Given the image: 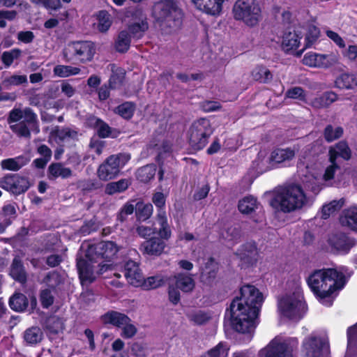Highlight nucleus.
Listing matches in <instances>:
<instances>
[{
	"mask_svg": "<svg viewBox=\"0 0 357 357\" xmlns=\"http://www.w3.org/2000/svg\"><path fill=\"white\" fill-rule=\"evenodd\" d=\"M303 351L307 357H321L328 351V341L325 337L311 335L303 341Z\"/></svg>",
	"mask_w": 357,
	"mask_h": 357,
	"instance_id": "obj_14",
	"label": "nucleus"
},
{
	"mask_svg": "<svg viewBox=\"0 0 357 357\" xmlns=\"http://www.w3.org/2000/svg\"><path fill=\"white\" fill-rule=\"evenodd\" d=\"M240 294L241 296L234 298L235 300L260 311L264 302V296L255 286L249 284L243 286L241 288Z\"/></svg>",
	"mask_w": 357,
	"mask_h": 357,
	"instance_id": "obj_16",
	"label": "nucleus"
},
{
	"mask_svg": "<svg viewBox=\"0 0 357 357\" xmlns=\"http://www.w3.org/2000/svg\"><path fill=\"white\" fill-rule=\"evenodd\" d=\"M328 162L324 171L319 165L310 158H300L297 165L298 175L303 186L314 194L326 186H341L349 184L350 174L342 171L337 164L338 159L348 160L351 158V150L344 142H340L331 146L328 151Z\"/></svg>",
	"mask_w": 357,
	"mask_h": 357,
	"instance_id": "obj_1",
	"label": "nucleus"
},
{
	"mask_svg": "<svg viewBox=\"0 0 357 357\" xmlns=\"http://www.w3.org/2000/svg\"><path fill=\"white\" fill-rule=\"evenodd\" d=\"M135 111V105L131 102H126L115 109V112L125 119H130Z\"/></svg>",
	"mask_w": 357,
	"mask_h": 357,
	"instance_id": "obj_52",
	"label": "nucleus"
},
{
	"mask_svg": "<svg viewBox=\"0 0 357 357\" xmlns=\"http://www.w3.org/2000/svg\"><path fill=\"white\" fill-rule=\"evenodd\" d=\"M29 185V181L26 178L17 174L8 175L0 181L1 188L16 195L24 192Z\"/></svg>",
	"mask_w": 357,
	"mask_h": 357,
	"instance_id": "obj_17",
	"label": "nucleus"
},
{
	"mask_svg": "<svg viewBox=\"0 0 357 357\" xmlns=\"http://www.w3.org/2000/svg\"><path fill=\"white\" fill-rule=\"evenodd\" d=\"M188 317L191 321H193L195 324L198 325L204 324L209 319L208 315L202 311L190 312L188 314Z\"/></svg>",
	"mask_w": 357,
	"mask_h": 357,
	"instance_id": "obj_58",
	"label": "nucleus"
},
{
	"mask_svg": "<svg viewBox=\"0 0 357 357\" xmlns=\"http://www.w3.org/2000/svg\"><path fill=\"white\" fill-rule=\"evenodd\" d=\"M229 347L226 343L220 342L211 349L204 357H227Z\"/></svg>",
	"mask_w": 357,
	"mask_h": 357,
	"instance_id": "obj_54",
	"label": "nucleus"
},
{
	"mask_svg": "<svg viewBox=\"0 0 357 357\" xmlns=\"http://www.w3.org/2000/svg\"><path fill=\"white\" fill-rule=\"evenodd\" d=\"M176 287L184 292H189L195 287V282L192 277L185 273H179L176 277Z\"/></svg>",
	"mask_w": 357,
	"mask_h": 357,
	"instance_id": "obj_37",
	"label": "nucleus"
},
{
	"mask_svg": "<svg viewBox=\"0 0 357 357\" xmlns=\"http://www.w3.org/2000/svg\"><path fill=\"white\" fill-rule=\"evenodd\" d=\"M109 66L112 73L109 79V86L112 89H117L123 83L125 70L114 64H111Z\"/></svg>",
	"mask_w": 357,
	"mask_h": 357,
	"instance_id": "obj_38",
	"label": "nucleus"
},
{
	"mask_svg": "<svg viewBox=\"0 0 357 357\" xmlns=\"http://www.w3.org/2000/svg\"><path fill=\"white\" fill-rule=\"evenodd\" d=\"M77 137V132L73 131L68 128L59 129L54 127L50 132L49 141L52 143L61 144L70 139H74Z\"/></svg>",
	"mask_w": 357,
	"mask_h": 357,
	"instance_id": "obj_27",
	"label": "nucleus"
},
{
	"mask_svg": "<svg viewBox=\"0 0 357 357\" xmlns=\"http://www.w3.org/2000/svg\"><path fill=\"white\" fill-rule=\"evenodd\" d=\"M298 341L296 338L277 336L259 351L261 357H294Z\"/></svg>",
	"mask_w": 357,
	"mask_h": 357,
	"instance_id": "obj_9",
	"label": "nucleus"
},
{
	"mask_svg": "<svg viewBox=\"0 0 357 357\" xmlns=\"http://www.w3.org/2000/svg\"><path fill=\"white\" fill-rule=\"evenodd\" d=\"M165 282V278L160 275H155L149 277L146 280H143V284L146 288L148 289H155L162 286Z\"/></svg>",
	"mask_w": 357,
	"mask_h": 357,
	"instance_id": "obj_56",
	"label": "nucleus"
},
{
	"mask_svg": "<svg viewBox=\"0 0 357 357\" xmlns=\"http://www.w3.org/2000/svg\"><path fill=\"white\" fill-rule=\"evenodd\" d=\"M130 184V181L126 178L120 179L116 182H110L106 185L105 192L109 195L121 193L128 189Z\"/></svg>",
	"mask_w": 357,
	"mask_h": 357,
	"instance_id": "obj_36",
	"label": "nucleus"
},
{
	"mask_svg": "<svg viewBox=\"0 0 357 357\" xmlns=\"http://www.w3.org/2000/svg\"><path fill=\"white\" fill-rule=\"evenodd\" d=\"M344 199H340L338 200H333L328 204H326L321 208V218L324 219L328 218L331 215L339 211L344 205Z\"/></svg>",
	"mask_w": 357,
	"mask_h": 357,
	"instance_id": "obj_39",
	"label": "nucleus"
},
{
	"mask_svg": "<svg viewBox=\"0 0 357 357\" xmlns=\"http://www.w3.org/2000/svg\"><path fill=\"white\" fill-rule=\"evenodd\" d=\"M156 222L159 225L158 228H156V231L160 236V239L164 241H167L172 236V230L169 225L167 222V218L165 210L160 209L157 214Z\"/></svg>",
	"mask_w": 357,
	"mask_h": 357,
	"instance_id": "obj_25",
	"label": "nucleus"
},
{
	"mask_svg": "<svg viewBox=\"0 0 357 357\" xmlns=\"http://www.w3.org/2000/svg\"><path fill=\"white\" fill-rule=\"evenodd\" d=\"M342 54L349 61H356L357 59V45H349L342 52Z\"/></svg>",
	"mask_w": 357,
	"mask_h": 357,
	"instance_id": "obj_63",
	"label": "nucleus"
},
{
	"mask_svg": "<svg viewBox=\"0 0 357 357\" xmlns=\"http://www.w3.org/2000/svg\"><path fill=\"white\" fill-rule=\"evenodd\" d=\"M88 123L96 128L98 135L101 137H107L110 135V128L100 119L91 116L88 119Z\"/></svg>",
	"mask_w": 357,
	"mask_h": 357,
	"instance_id": "obj_41",
	"label": "nucleus"
},
{
	"mask_svg": "<svg viewBox=\"0 0 357 357\" xmlns=\"http://www.w3.org/2000/svg\"><path fill=\"white\" fill-rule=\"evenodd\" d=\"M156 172L155 165H148L139 169L137 172V178L139 181L146 183L153 178Z\"/></svg>",
	"mask_w": 357,
	"mask_h": 357,
	"instance_id": "obj_46",
	"label": "nucleus"
},
{
	"mask_svg": "<svg viewBox=\"0 0 357 357\" xmlns=\"http://www.w3.org/2000/svg\"><path fill=\"white\" fill-rule=\"evenodd\" d=\"M130 45V36L127 31H122L118 36L116 40L115 47L118 52H126Z\"/></svg>",
	"mask_w": 357,
	"mask_h": 357,
	"instance_id": "obj_51",
	"label": "nucleus"
},
{
	"mask_svg": "<svg viewBox=\"0 0 357 357\" xmlns=\"http://www.w3.org/2000/svg\"><path fill=\"white\" fill-rule=\"evenodd\" d=\"M153 206L151 204L137 203L136 214L140 220H146L151 217L153 213Z\"/></svg>",
	"mask_w": 357,
	"mask_h": 357,
	"instance_id": "obj_53",
	"label": "nucleus"
},
{
	"mask_svg": "<svg viewBox=\"0 0 357 357\" xmlns=\"http://www.w3.org/2000/svg\"><path fill=\"white\" fill-rule=\"evenodd\" d=\"M259 313V310L234 299L230 305L231 326L239 333H250L258 324Z\"/></svg>",
	"mask_w": 357,
	"mask_h": 357,
	"instance_id": "obj_4",
	"label": "nucleus"
},
{
	"mask_svg": "<svg viewBox=\"0 0 357 357\" xmlns=\"http://www.w3.org/2000/svg\"><path fill=\"white\" fill-rule=\"evenodd\" d=\"M124 275L127 281L132 285L142 284L143 275L137 263L129 260L124 265Z\"/></svg>",
	"mask_w": 357,
	"mask_h": 357,
	"instance_id": "obj_23",
	"label": "nucleus"
},
{
	"mask_svg": "<svg viewBox=\"0 0 357 357\" xmlns=\"http://www.w3.org/2000/svg\"><path fill=\"white\" fill-rule=\"evenodd\" d=\"M82 254L85 259L81 257L77 259V266L79 279L82 284L91 283L95 279L94 266L92 263H98L99 274H102L111 268V264H102L100 260L105 259L110 261L116 256L119 248L112 241L91 242L84 241L80 248Z\"/></svg>",
	"mask_w": 357,
	"mask_h": 357,
	"instance_id": "obj_2",
	"label": "nucleus"
},
{
	"mask_svg": "<svg viewBox=\"0 0 357 357\" xmlns=\"http://www.w3.org/2000/svg\"><path fill=\"white\" fill-rule=\"evenodd\" d=\"M10 276L15 280L24 283L26 280V272L23 264L19 258L15 257L10 266Z\"/></svg>",
	"mask_w": 357,
	"mask_h": 357,
	"instance_id": "obj_33",
	"label": "nucleus"
},
{
	"mask_svg": "<svg viewBox=\"0 0 357 357\" xmlns=\"http://www.w3.org/2000/svg\"><path fill=\"white\" fill-rule=\"evenodd\" d=\"M153 17L171 28H178L182 22L183 13L172 0L160 1L153 7Z\"/></svg>",
	"mask_w": 357,
	"mask_h": 357,
	"instance_id": "obj_7",
	"label": "nucleus"
},
{
	"mask_svg": "<svg viewBox=\"0 0 357 357\" xmlns=\"http://www.w3.org/2000/svg\"><path fill=\"white\" fill-rule=\"evenodd\" d=\"M224 1L225 0H192L198 10L213 16H217L220 14Z\"/></svg>",
	"mask_w": 357,
	"mask_h": 357,
	"instance_id": "obj_21",
	"label": "nucleus"
},
{
	"mask_svg": "<svg viewBox=\"0 0 357 357\" xmlns=\"http://www.w3.org/2000/svg\"><path fill=\"white\" fill-rule=\"evenodd\" d=\"M29 162V158L25 155H20L13 158L3 160L1 167L3 169L17 171Z\"/></svg>",
	"mask_w": 357,
	"mask_h": 357,
	"instance_id": "obj_31",
	"label": "nucleus"
},
{
	"mask_svg": "<svg viewBox=\"0 0 357 357\" xmlns=\"http://www.w3.org/2000/svg\"><path fill=\"white\" fill-rule=\"evenodd\" d=\"M131 352L135 357H146L148 354V349L146 345L136 342L132 345Z\"/></svg>",
	"mask_w": 357,
	"mask_h": 357,
	"instance_id": "obj_62",
	"label": "nucleus"
},
{
	"mask_svg": "<svg viewBox=\"0 0 357 357\" xmlns=\"http://www.w3.org/2000/svg\"><path fill=\"white\" fill-rule=\"evenodd\" d=\"M236 255L241 261V266L244 267L253 266L257 263L259 257L257 246L253 242L243 244Z\"/></svg>",
	"mask_w": 357,
	"mask_h": 357,
	"instance_id": "obj_19",
	"label": "nucleus"
},
{
	"mask_svg": "<svg viewBox=\"0 0 357 357\" xmlns=\"http://www.w3.org/2000/svg\"><path fill=\"white\" fill-rule=\"evenodd\" d=\"M337 56L334 53L323 54L312 52L307 53L303 59L305 65L319 68H330L337 63Z\"/></svg>",
	"mask_w": 357,
	"mask_h": 357,
	"instance_id": "obj_15",
	"label": "nucleus"
},
{
	"mask_svg": "<svg viewBox=\"0 0 357 357\" xmlns=\"http://www.w3.org/2000/svg\"><path fill=\"white\" fill-rule=\"evenodd\" d=\"M307 283L319 301L326 306H331L333 294L342 289L346 279L343 273L335 268L317 270L310 275Z\"/></svg>",
	"mask_w": 357,
	"mask_h": 357,
	"instance_id": "obj_3",
	"label": "nucleus"
},
{
	"mask_svg": "<svg viewBox=\"0 0 357 357\" xmlns=\"http://www.w3.org/2000/svg\"><path fill=\"white\" fill-rule=\"evenodd\" d=\"M166 248L165 241L159 238L153 237L144 241L139 249L144 254L151 256H159Z\"/></svg>",
	"mask_w": 357,
	"mask_h": 357,
	"instance_id": "obj_24",
	"label": "nucleus"
},
{
	"mask_svg": "<svg viewBox=\"0 0 357 357\" xmlns=\"http://www.w3.org/2000/svg\"><path fill=\"white\" fill-rule=\"evenodd\" d=\"M278 307L281 317L290 320L301 319L305 311V304L300 289L280 298L278 300Z\"/></svg>",
	"mask_w": 357,
	"mask_h": 357,
	"instance_id": "obj_6",
	"label": "nucleus"
},
{
	"mask_svg": "<svg viewBox=\"0 0 357 357\" xmlns=\"http://www.w3.org/2000/svg\"><path fill=\"white\" fill-rule=\"evenodd\" d=\"M211 133V127L208 119H200L195 121L188 131L190 146L195 150L202 149L206 145Z\"/></svg>",
	"mask_w": 357,
	"mask_h": 357,
	"instance_id": "obj_12",
	"label": "nucleus"
},
{
	"mask_svg": "<svg viewBox=\"0 0 357 357\" xmlns=\"http://www.w3.org/2000/svg\"><path fill=\"white\" fill-rule=\"evenodd\" d=\"M135 15L139 17V22H134L130 24L128 27V30L132 35V37L139 38L148 29L149 26L146 21V17L143 14L142 11L137 10Z\"/></svg>",
	"mask_w": 357,
	"mask_h": 357,
	"instance_id": "obj_29",
	"label": "nucleus"
},
{
	"mask_svg": "<svg viewBox=\"0 0 357 357\" xmlns=\"http://www.w3.org/2000/svg\"><path fill=\"white\" fill-rule=\"evenodd\" d=\"M121 328L122 329L121 335L126 339L132 337L137 331L136 326L131 323V321L123 324Z\"/></svg>",
	"mask_w": 357,
	"mask_h": 357,
	"instance_id": "obj_61",
	"label": "nucleus"
},
{
	"mask_svg": "<svg viewBox=\"0 0 357 357\" xmlns=\"http://www.w3.org/2000/svg\"><path fill=\"white\" fill-rule=\"evenodd\" d=\"M234 17L249 26L257 25L261 17V10L256 0H237L233 7Z\"/></svg>",
	"mask_w": 357,
	"mask_h": 357,
	"instance_id": "obj_8",
	"label": "nucleus"
},
{
	"mask_svg": "<svg viewBox=\"0 0 357 357\" xmlns=\"http://www.w3.org/2000/svg\"><path fill=\"white\" fill-rule=\"evenodd\" d=\"M21 54V50L19 49H13L8 52H4L2 54V61L3 63L9 66L12 64L13 61L17 59Z\"/></svg>",
	"mask_w": 357,
	"mask_h": 357,
	"instance_id": "obj_59",
	"label": "nucleus"
},
{
	"mask_svg": "<svg viewBox=\"0 0 357 357\" xmlns=\"http://www.w3.org/2000/svg\"><path fill=\"white\" fill-rule=\"evenodd\" d=\"M337 97L335 93L328 91L323 93L319 97L314 98L313 100L310 102L309 104L315 108L326 107L337 100Z\"/></svg>",
	"mask_w": 357,
	"mask_h": 357,
	"instance_id": "obj_35",
	"label": "nucleus"
},
{
	"mask_svg": "<svg viewBox=\"0 0 357 357\" xmlns=\"http://www.w3.org/2000/svg\"><path fill=\"white\" fill-rule=\"evenodd\" d=\"M130 155L128 153H119L108 157L98 168V177L104 181L116 177L121 168L130 160Z\"/></svg>",
	"mask_w": 357,
	"mask_h": 357,
	"instance_id": "obj_10",
	"label": "nucleus"
},
{
	"mask_svg": "<svg viewBox=\"0 0 357 357\" xmlns=\"http://www.w3.org/2000/svg\"><path fill=\"white\" fill-rule=\"evenodd\" d=\"M48 171L50 178H56L59 177L68 178L72 176L71 169L60 162L50 165Z\"/></svg>",
	"mask_w": 357,
	"mask_h": 357,
	"instance_id": "obj_32",
	"label": "nucleus"
},
{
	"mask_svg": "<svg viewBox=\"0 0 357 357\" xmlns=\"http://www.w3.org/2000/svg\"><path fill=\"white\" fill-rule=\"evenodd\" d=\"M81 69L78 67L66 65H57L54 68V75L59 77H68L79 74Z\"/></svg>",
	"mask_w": 357,
	"mask_h": 357,
	"instance_id": "obj_40",
	"label": "nucleus"
},
{
	"mask_svg": "<svg viewBox=\"0 0 357 357\" xmlns=\"http://www.w3.org/2000/svg\"><path fill=\"white\" fill-rule=\"evenodd\" d=\"M348 348H351L357 341V324L347 330Z\"/></svg>",
	"mask_w": 357,
	"mask_h": 357,
	"instance_id": "obj_64",
	"label": "nucleus"
},
{
	"mask_svg": "<svg viewBox=\"0 0 357 357\" xmlns=\"http://www.w3.org/2000/svg\"><path fill=\"white\" fill-rule=\"evenodd\" d=\"M27 82V77L24 75H12L3 81V84L6 86H17Z\"/></svg>",
	"mask_w": 357,
	"mask_h": 357,
	"instance_id": "obj_60",
	"label": "nucleus"
},
{
	"mask_svg": "<svg viewBox=\"0 0 357 357\" xmlns=\"http://www.w3.org/2000/svg\"><path fill=\"white\" fill-rule=\"evenodd\" d=\"M302 33L298 30L288 29L282 36V47L285 52L296 50L301 45Z\"/></svg>",
	"mask_w": 357,
	"mask_h": 357,
	"instance_id": "obj_20",
	"label": "nucleus"
},
{
	"mask_svg": "<svg viewBox=\"0 0 357 357\" xmlns=\"http://www.w3.org/2000/svg\"><path fill=\"white\" fill-rule=\"evenodd\" d=\"M307 203L308 198L303 189L298 185H291L280 191L271 204L284 212H291L301 208Z\"/></svg>",
	"mask_w": 357,
	"mask_h": 357,
	"instance_id": "obj_5",
	"label": "nucleus"
},
{
	"mask_svg": "<svg viewBox=\"0 0 357 357\" xmlns=\"http://www.w3.org/2000/svg\"><path fill=\"white\" fill-rule=\"evenodd\" d=\"M319 30L317 26L313 25H310L308 26L306 36L305 38V47L298 54V55H301L305 49L310 47L312 45L315 43V42L319 37Z\"/></svg>",
	"mask_w": 357,
	"mask_h": 357,
	"instance_id": "obj_50",
	"label": "nucleus"
},
{
	"mask_svg": "<svg viewBox=\"0 0 357 357\" xmlns=\"http://www.w3.org/2000/svg\"><path fill=\"white\" fill-rule=\"evenodd\" d=\"M10 307L17 312L24 310L28 305V300L22 294L17 293L14 294L9 301Z\"/></svg>",
	"mask_w": 357,
	"mask_h": 357,
	"instance_id": "obj_45",
	"label": "nucleus"
},
{
	"mask_svg": "<svg viewBox=\"0 0 357 357\" xmlns=\"http://www.w3.org/2000/svg\"><path fill=\"white\" fill-rule=\"evenodd\" d=\"M340 224L357 231V206H352L342 211L340 218Z\"/></svg>",
	"mask_w": 357,
	"mask_h": 357,
	"instance_id": "obj_28",
	"label": "nucleus"
},
{
	"mask_svg": "<svg viewBox=\"0 0 357 357\" xmlns=\"http://www.w3.org/2000/svg\"><path fill=\"white\" fill-rule=\"evenodd\" d=\"M342 133V128L336 127L334 128L332 126H328L324 131V137L328 142H332L340 137Z\"/></svg>",
	"mask_w": 357,
	"mask_h": 357,
	"instance_id": "obj_57",
	"label": "nucleus"
},
{
	"mask_svg": "<svg viewBox=\"0 0 357 357\" xmlns=\"http://www.w3.org/2000/svg\"><path fill=\"white\" fill-rule=\"evenodd\" d=\"M43 332L38 327H31L24 333V340L29 344H36L41 341Z\"/></svg>",
	"mask_w": 357,
	"mask_h": 357,
	"instance_id": "obj_44",
	"label": "nucleus"
},
{
	"mask_svg": "<svg viewBox=\"0 0 357 357\" xmlns=\"http://www.w3.org/2000/svg\"><path fill=\"white\" fill-rule=\"evenodd\" d=\"M335 84L340 89H355L357 87V75L343 73L337 77Z\"/></svg>",
	"mask_w": 357,
	"mask_h": 357,
	"instance_id": "obj_34",
	"label": "nucleus"
},
{
	"mask_svg": "<svg viewBox=\"0 0 357 357\" xmlns=\"http://www.w3.org/2000/svg\"><path fill=\"white\" fill-rule=\"evenodd\" d=\"M253 79L262 83H266L272 79L271 71L265 66H259L252 71Z\"/></svg>",
	"mask_w": 357,
	"mask_h": 357,
	"instance_id": "obj_43",
	"label": "nucleus"
},
{
	"mask_svg": "<svg viewBox=\"0 0 357 357\" xmlns=\"http://www.w3.org/2000/svg\"><path fill=\"white\" fill-rule=\"evenodd\" d=\"M331 250L337 254L345 255L356 245V241L341 231L332 233L328 240Z\"/></svg>",
	"mask_w": 357,
	"mask_h": 357,
	"instance_id": "obj_13",
	"label": "nucleus"
},
{
	"mask_svg": "<svg viewBox=\"0 0 357 357\" xmlns=\"http://www.w3.org/2000/svg\"><path fill=\"white\" fill-rule=\"evenodd\" d=\"M102 321L105 324L121 328L128 321H130V319L125 314L119 312L109 311L102 316Z\"/></svg>",
	"mask_w": 357,
	"mask_h": 357,
	"instance_id": "obj_30",
	"label": "nucleus"
},
{
	"mask_svg": "<svg viewBox=\"0 0 357 357\" xmlns=\"http://www.w3.org/2000/svg\"><path fill=\"white\" fill-rule=\"evenodd\" d=\"M98 29L100 32H106L110 28L112 21L110 14L105 10H100L97 14Z\"/></svg>",
	"mask_w": 357,
	"mask_h": 357,
	"instance_id": "obj_49",
	"label": "nucleus"
},
{
	"mask_svg": "<svg viewBox=\"0 0 357 357\" xmlns=\"http://www.w3.org/2000/svg\"><path fill=\"white\" fill-rule=\"evenodd\" d=\"M285 98L298 100L305 103L310 102L308 93L299 86L289 89L285 93Z\"/></svg>",
	"mask_w": 357,
	"mask_h": 357,
	"instance_id": "obj_48",
	"label": "nucleus"
},
{
	"mask_svg": "<svg viewBox=\"0 0 357 357\" xmlns=\"http://www.w3.org/2000/svg\"><path fill=\"white\" fill-rule=\"evenodd\" d=\"M258 208L257 199L252 197H245L238 203V209L241 213L249 214Z\"/></svg>",
	"mask_w": 357,
	"mask_h": 357,
	"instance_id": "obj_42",
	"label": "nucleus"
},
{
	"mask_svg": "<svg viewBox=\"0 0 357 357\" xmlns=\"http://www.w3.org/2000/svg\"><path fill=\"white\" fill-rule=\"evenodd\" d=\"M252 168L257 174H262L274 168L273 161L271 160V155L268 156L266 151H260L252 162Z\"/></svg>",
	"mask_w": 357,
	"mask_h": 357,
	"instance_id": "obj_26",
	"label": "nucleus"
},
{
	"mask_svg": "<svg viewBox=\"0 0 357 357\" xmlns=\"http://www.w3.org/2000/svg\"><path fill=\"white\" fill-rule=\"evenodd\" d=\"M222 236L228 242L234 243L240 239L241 234L240 230L237 227H229L222 231Z\"/></svg>",
	"mask_w": 357,
	"mask_h": 357,
	"instance_id": "obj_55",
	"label": "nucleus"
},
{
	"mask_svg": "<svg viewBox=\"0 0 357 357\" xmlns=\"http://www.w3.org/2000/svg\"><path fill=\"white\" fill-rule=\"evenodd\" d=\"M295 157V151L291 148L275 149L271 153L274 168L278 165L287 166Z\"/></svg>",
	"mask_w": 357,
	"mask_h": 357,
	"instance_id": "obj_22",
	"label": "nucleus"
},
{
	"mask_svg": "<svg viewBox=\"0 0 357 357\" xmlns=\"http://www.w3.org/2000/svg\"><path fill=\"white\" fill-rule=\"evenodd\" d=\"M95 53V45L90 41H74L68 44L63 50L66 61H70L75 59L81 63L91 61Z\"/></svg>",
	"mask_w": 357,
	"mask_h": 357,
	"instance_id": "obj_11",
	"label": "nucleus"
},
{
	"mask_svg": "<svg viewBox=\"0 0 357 357\" xmlns=\"http://www.w3.org/2000/svg\"><path fill=\"white\" fill-rule=\"evenodd\" d=\"M10 127L12 131L20 137H29L31 131L36 133L34 128L30 126L25 121L10 125Z\"/></svg>",
	"mask_w": 357,
	"mask_h": 357,
	"instance_id": "obj_47",
	"label": "nucleus"
},
{
	"mask_svg": "<svg viewBox=\"0 0 357 357\" xmlns=\"http://www.w3.org/2000/svg\"><path fill=\"white\" fill-rule=\"evenodd\" d=\"M25 121L26 123L34 128L36 130V133H38L40 131L38 122H37V116L34 114L32 110L29 108H25L24 109H13L10 111L9 117H8V123H18Z\"/></svg>",
	"mask_w": 357,
	"mask_h": 357,
	"instance_id": "obj_18",
	"label": "nucleus"
}]
</instances>
